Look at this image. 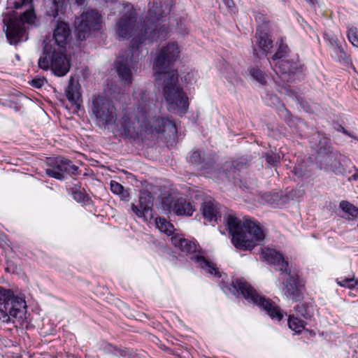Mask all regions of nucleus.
<instances>
[{
	"label": "nucleus",
	"instance_id": "nucleus-49",
	"mask_svg": "<svg viewBox=\"0 0 358 358\" xmlns=\"http://www.w3.org/2000/svg\"><path fill=\"white\" fill-rule=\"evenodd\" d=\"M331 166H334L333 171L336 173H341L344 170L340 161L339 160L337 161L336 159L334 160Z\"/></svg>",
	"mask_w": 358,
	"mask_h": 358
},
{
	"label": "nucleus",
	"instance_id": "nucleus-47",
	"mask_svg": "<svg viewBox=\"0 0 358 358\" xmlns=\"http://www.w3.org/2000/svg\"><path fill=\"white\" fill-rule=\"evenodd\" d=\"M46 79L45 78H34L30 81V85L35 88L40 89L41 88Z\"/></svg>",
	"mask_w": 358,
	"mask_h": 358
},
{
	"label": "nucleus",
	"instance_id": "nucleus-11",
	"mask_svg": "<svg viewBox=\"0 0 358 358\" xmlns=\"http://www.w3.org/2000/svg\"><path fill=\"white\" fill-rule=\"evenodd\" d=\"M252 54L256 58L266 57L273 47L271 34L260 26L256 27L255 36L252 40Z\"/></svg>",
	"mask_w": 358,
	"mask_h": 358
},
{
	"label": "nucleus",
	"instance_id": "nucleus-2",
	"mask_svg": "<svg viewBox=\"0 0 358 358\" xmlns=\"http://www.w3.org/2000/svg\"><path fill=\"white\" fill-rule=\"evenodd\" d=\"M176 42H169L162 47L153 62V70L157 75H166L164 80L163 92L171 109L185 114L189 108V99L182 88L177 85L178 74L176 70L170 71L179 57Z\"/></svg>",
	"mask_w": 358,
	"mask_h": 358
},
{
	"label": "nucleus",
	"instance_id": "nucleus-24",
	"mask_svg": "<svg viewBox=\"0 0 358 358\" xmlns=\"http://www.w3.org/2000/svg\"><path fill=\"white\" fill-rule=\"evenodd\" d=\"M264 201H287L289 197L287 194H283L281 190L273 189L271 192L264 193L262 196Z\"/></svg>",
	"mask_w": 358,
	"mask_h": 358
},
{
	"label": "nucleus",
	"instance_id": "nucleus-20",
	"mask_svg": "<svg viewBox=\"0 0 358 358\" xmlns=\"http://www.w3.org/2000/svg\"><path fill=\"white\" fill-rule=\"evenodd\" d=\"M65 94L67 100L71 104L74 105L76 109L79 110L83 103L80 85L78 83H75L73 78H71L69 80Z\"/></svg>",
	"mask_w": 358,
	"mask_h": 358
},
{
	"label": "nucleus",
	"instance_id": "nucleus-3",
	"mask_svg": "<svg viewBox=\"0 0 358 358\" xmlns=\"http://www.w3.org/2000/svg\"><path fill=\"white\" fill-rule=\"evenodd\" d=\"M70 36L69 24L58 20L53 31L52 38H47L43 41V54L38 61L40 69H50L57 76H64L69 72L71 65L66 55V45Z\"/></svg>",
	"mask_w": 358,
	"mask_h": 358
},
{
	"label": "nucleus",
	"instance_id": "nucleus-54",
	"mask_svg": "<svg viewBox=\"0 0 358 358\" xmlns=\"http://www.w3.org/2000/svg\"><path fill=\"white\" fill-rule=\"evenodd\" d=\"M115 355L117 356L120 355V356H122V357H126L127 352L124 350H118L116 351Z\"/></svg>",
	"mask_w": 358,
	"mask_h": 358
},
{
	"label": "nucleus",
	"instance_id": "nucleus-16",
	"mask_svg": "<svg viewBox=\"0 0 358 358\" xmlns=\"http://www.w3.org/2000/svg\"><path fill=\"white\" fill-rule=\"evenodd\" d=\"M284 287L282 292L287 299L293 301H299L301 298V289L298 285V277L296 274L287 271L281 275Z\"/></svg>",
	"mask_w": 358,
	"mask_h": 358
},
{
	"label": "nucleus",
	"instance_id": "nucleus-15",
	"mask_svg": "<svg viewBox=\"0 0 358 358\" xmlns=\"http://www.w3.org/2000/svg\"><path fill=\"white\" fill-rule=\"evenodd\" d=\"M273 70L278 74L292 76L297 73H302L305 70V66L297 57L292 59H280L274 64Z\"/></svg>",
	"mask_w": 358,
	"mask_h": 358
},
{
	"label": "nucleus",
	"instance_id": "nucleus-41",
	"mask_svg": "<svg viewBox=\"0 0 358 358\" xmlns=\"http://www.w3.org/2000/svg\"><path fill=\"white\" fill-rule=\"evenodd\" d=\"M331 143L329 138L323 137L319 142L318 153L319 154H328L331 148Z\"/></svg>",
	"mask_w": 358,
	"mask_h": 358
},
{
	"label": "nucleus",
	"instance_id": "nucleus-28",
	"mask_svg": "<svg viewBox=\"0 0 358 358\" xmlns=\"http://www.w3.org/2000/svg\"><path fill=\"white\" fill-rule=\"evenodd\" d=\"M248 73L253 80H256L262 85H266L267 75L259 66H255L249 67Z\"/></svg>",
	"mask_w": 358,
	"mask_h": 358
},
{
	"label": "nucleus",
	"instance_id": "nucleus-30",
	"mask_svg": "<svg viewBox=\"0 0 358 358\" xmlns=\"http://www.w3.org/2000/svg\"><path fill=\"white\" fill-rule=\"evenodd\" d=\"M287 323L289 327L296 333H301L306 324L303 319L294 315L289 316Z\"/></svg>",
	"mask_w": 358,
	"mask_h": 358
},
{
	"label": "nucleus",
	"instance_id": "nucleus-1",
	"mask_svg": "<svg viewBox=\"0 0 358 358\" xmlns=\"http://www.w3.org/2000/svg\"><path fill=\"white\" fill-rule=\"evenodd\" d=\"M139 103L131 120L129 114H124L119 123V131L122 136L136 141L145 135L159 136L165 132L176 134L177 128L170 117L155 115V105L150 99L149 92L145 90L139 92Z\"/></svg>",
	"mask_w": 358,
	"mask_h": 358
},
{
	"label": "nucleus",
	"instance_id": "nucleus-42",
	"mask_svg": "<svg viewBox=\"0 0 358 358\" xmlns=\"http://www.w3.org/2000/svg\"><path fill=\"white\" fill-rule=\"evenodd\" d=\"M324 39L328 43V44L334 50V48L341 46V44L337 37L324 34Z\"/></svg>",
	"mask_w": 358,
	"mask_h": 358
},
{
	"label": "nucleus",
	"instance_id": "nucleus-4",
	"mask_svg": "<svg viewBox=\"0 0 358 358\" xmlns=\"http://www.w3.org/2000/svg\"><path fill=\"white\" fill-rule=\"evenodd\" d=\"M148 5L144 31L138 33L130 42V57H139L140 48L146 40L149 43H152L159 40H165L169 36V27L164 23L162 18L171 12V0H152Z\"/></svg>",
	"mask_w": 358,
	"mask_h": 358
},
{
	"label": "nucleus",
	"instance_id": "nucleus-10",
	"mask_svg": "<svg viewBox=\"0 0 358 358\" xmlns=\"http://www.w3.org/2000/svg\"><path fill=\"white\" fill-rule=\"evenodd\" d=\"M48 165L49 168L45 169V174L59 180L64 179V173L72 176H77L80 173L78 166L64 157L50 159Z\"/></svg>",
	"mask_w": 358,
	"mask_h": 358
},
{
	"label": "nucleus",
	"instance_id": "nucleus-27",
	"mask_svg": "<svg viewBox=\"0 0 358 358\" xmlns=\"http://www.w3.org/2000/svg\"><path fill=\"white\" fill-rule=\"evenodd\" d=\"M71 194L76 201H89L90 199L85 188L80 185H74L70 188Z\"/></svg>",
	"mask_w": 358,
	"mask_h": 358
},
{
	"label": "nucleus",
	"instance_id": "nucleus-6",
	"mask_svg": "<svg viewBox=\"0 0 358 358\" xmlns=\"http://www.w3.org/2000/svg\"><path fill=\"white\" fill-rule=\"evenodd\" d=\"M227 289L237 297L242 296L248 302L265 310L272 320L279 322L283 318L284 314L280 308L271 299L259 294L244 278L233 279L231 287L227 286Z\"/></svg>",
	"mask_w": 358,
	"mask_h": 358
},
{
	"label": "nucleus",
	"instance_id": "nucleus-34",
	"mask_svg": "<svg viewBox=\"0 0 358 358\" xmlns=\"http://www.w3.org/2000/svg\"><path fill=\"white\" fill-rule=\"evenodd\" d=\"M340 208L348 215V218H358V208L352 203H340Z\"/></svg>",
	"mask_w": 358,
	"mask_h": 358
},
{
	"label": "nucleus",
	"instance_id": "nucleus-33",
	"mask_svg": "<svg viewBox=\"0 0 358 358\" xmlns=\"http://www.w3.org/2000/svg\"><path fill=\"white\" fill-rule=\"evenodd\" d=\"M296 312V316L299 317H303V319L310 318L313 315L310 307L306 303H299L294 307Z\"/></svg>",
	"mask_w": 358,
	"mask_h": 358
},
{
	"label": "nucleus",
	"instance_id": "nucleus-53",
	"mask_svg": "<svg viewBox=\"0 0 358 358\" xmlns=\"http://www.w3.org/2000/svg\"><path fill=\"white\" fill-rule=\"evenodd\" d=\"M280 112L281 115H284V119L285 121L289 120L290 114L289 112L285 108L283 107V108L280 110Z\"/></svg>",
	"mask_w": 358,
	"mask_h": 358
},
{
	"label": "nucleus",
	"instance_id": "nucleus-7",
	"mask_svg": "<svg viewBox=\"0 0 358 358\" xmlns=\"http://www.w3.org/2000/svg\"><path fill=\"white\" fill-rule=\"evenodd\" d=\"M26 308L24 298L15 295L10 289L0 287V320L2 322L8 323L11 318L22 320Z\"/></svg>",
	"mask_w": 358,
	"mask_h": 358
},
{
	"label": "nucleus",
	"instance_id": "nucleus-29",
	"mask_svg": "<svg viewBox=\"0 0 358 358\" xmlns=\"http://www.w3.org/2000/svg\"><path fill=\"white\" fill-rule=\"evenodd\" d=\"M334 52L337 57L338 61L340 63L345 65L346 66L353 67L352 60L350 55L344 50L342 45L334 48Z\"/></svg>",
	"mask_w": 358,
	"mask_h": 358
},
{
	"label": "nucleus",
	"instance_id": "nucleus-19",
	"mask_svg": "<svg viewBox=\"0 0 358 358\" xmlns=\"http://www.w3.org/2000/svg\"><path fill=\"white\" fill-rule=\"evenodd\" d=\"M248 160L244 157H240L231 162H225L222 165V169L229 179L235 180L238 172L248 167Z\"/></svg>",
	"mask_w": 358,
	"mask_h": 358
},
{
	"label": "nucleus",
	"instance_id": "nucleus-55",
	"mask_svg": "<svg viewBox=\"0 0 358 358\" xmlns=\"http://www.w3.org/2000/svg\"><path fill=\"white\" fill-rule=\"evenodd\" d=\"M311 6H315L317 3V0H305Z\"/></svg>",
	"mask_w": 358,
	"mask_h": 358
},
{
	"label": "nucleus",
	"instance_id": "nucleus-5",
	"mask_svg": "<svg viewBox=\"0 0 358 358\" xmlns=\"http://www.w3.org/2000/svg\"><path fill=\"white\" fill-rule=\"evenodd\" d=\"M227 228L232 236V243L237 249L246 251L252 250L256 242H263L265 231L260 224L249 217L242 220L234 215H229L226 218Z\"/></svg>",
	"mask_w": 358,
	"mask_h": 358
},
{
	"label": "nucleus",
	"instance_id": "nucleus-46",
	"mask_svg": "<svg viewBox=\"0 0 358 358\" xmlns=\"http://www.w3.org/2000/svg\"><path fill=\"white\" fill-rule=\"evenodd\" d=\"M338 284L342 287H347L349 288H354L358 284V280L353 278H345L342 281L339 282Z\"/></svg>",
	"mask_w": 358,
	"mask_h": 358
},
{
	"label": "nucleus",
	"instance_id": "nucleus-35",
	"mask_svg": "<svg viewBox=\"0 0 358 358\" xmlns=\"http://www.w3.org/2000/svg\"><path fill=\"white\" fill-rule=\"evenodd\" d=\"M25 10L20 15L19 20H22L23 23H32L36 18V14L34 10L33 4L24 8Z\"/></svg>",
	"mask_w": 358,
	"mask_h": 358
},
{
	"label": "nucleus",
	"instance_id": "nucleus-39",
	"mask_svg": "<svg viewBox=\"0 0 358 358\" xmlns=\"http://www.w3.org/2000/svg\"><path fill=\"white\" fill-rule=\"evenodd\" d=\"M347 38L353 46L358 48V29L356 27H348Z\"/></svg>",
	"mask_w": 358,
	"mask_h": 358
},
{
	"label": "nucleus",
	"instance_id": "nucleus-56",
	"mask_svg": "<svg viewBox=\"0 0 358 358\" xmlns=\"http://www.w3.org/2000/svg\"><path fill=\"white\" fill-rule=\"evenodd\" d=\"M85 1V0H76V2L78 5H83Z\"/></svg>",
	"mask_w": 358,
	"mask_h": 358
},
{
	"label": "nucleus",
	"instance_id": "nucleus-12",
	"mask_svg": "<svg viewBox=\"0 0 358 358\" xmlns=\"http://www.w3.org/2000/svg\"><path fill=\"white\" fill-rule=\"evenodd\" d=\"M180 250L181 252L187 255H192L190 257L191 259L206 273L217 278L221 276L220 273L215 264L209 262L203 256L199 254H194L197 250L196 245L194 242L187 239V245H184V243H182V246H181Z\"/></svg>",
	"mask_w": 358,
	"mask_h": 358
},
{
	"label": "nucleus",
	"instance_id": "nucleus-14",
	"mask_svg": "<svg viewBox=\"0 0 358 358\" xmlns=\"http://www.w3.org/2000/svg\"><path fill=\"white\" fill-rule=\"evenodd\" d=\"M137 22V13L134 9L124 13L117 22V33L121 38H130Z\"/></svg>",
	"mask_w": 358,
	"mask_h": 358
},
{
	"label": "nucleus",
	"instance_id": "nucleus-36",
	"mask_svg": "<svg viewBox=\"0 0 358 358\" xmlns=\"http://www.w3.org/2000/svg\"><path fill=\"white\" fill-rule=\"evenodd\" d=\"M8 7L11 9H22L33 4V0H8Z\"/></svg>",
	"mask_w": 358,
	"mask_h": 358
},
{
	"label": "nucleus",
	"instance_id": "nucleus-8",
	"mask_svg": "<svg viewBox=\"0 0 358 358\" xmlns=\"http://www.w3.org/2000/svg\"><path fill=\"white\" fill-rule=\"evenodd\" d=\"M102 17L97 11L91 9L84 11L75 20L76 38L83 41L101 27Z\"/></svg>",
	"mask_w": 358,
	"mask_h": 358
},
{
	"label": "nucleus",
	"instance_id": "nucleus-9",
	"mask_svg": "<svg viewBox=\"0 0 358 358\" xmlns=\"http://www.w3.org/2000/svg\"><path fill=\"white\" fill-rule=\"evenodd\" d=\"M92 112L96 120L103 126L115 122L116 108L113 101L103 95H93L92 97Z\"/></svg>",
	"mask_w": 358,
	"mask_h": 358
},
{
	"label": "nucleus",
	"instance_id": "nucleus-37",
	"mask_svg": "<svg viewBox=\"0 0 358 358\" xmlns=\"http://www.w3.org/2000/svg\"><path fill=\"white\" fill-rule=\"evenodd\" d=\"M189 162L194 165L201 166V169H206V166L204 164V158L201 156L199 150L193 151L189 157Z\"/></svg>",
	"mask_w": 358,
	"mask_h": 358
},
{
	"label": "nucleus",
	"instance_id": "nucleus-18",
	"mask_svg": "<svg viewBox=\"0 0 358 358\" xmlns=\"http://www.w3.org/2000/svg\"><path fill=\"white\" fill-rule=\"evenodd\" d=\"M263 258L269 264L275 266V269L280 271V275H283L287 271L288 263L282 255L273 249L267 248L262 252Z\"/></svg>",
	"mask_w": 358,
	"mask_h": 358
},
{
	"label": "nucleus",
	"instance_id": "nucleus-43",
	"mask_svg": "<svg viewBox=\"0 0 358 358\" xmlns=\"http://www.w3.org/2000/svg\"><path fill=\"white\" fill-rule=\"evenodd\" d=\"M154 195L148 189H143L140 192L138 201H154Z\"/></svg>",
	"mask_w": 358,
	"mask_h": 358
},
{
	"label": "nucleus",
	"instance_id": "nucleus-40",
	"mask_svg": "<svg viewBox=\"0 0 358 358\" xmlns=\"http://www.w3.org/2000/svg\"><path fill=\"white\" fill-rule=\"evenodd\" d=\"M110 190L113 194L121 196L122 198L128 195V193L124 190L123 186L115 180L110 181Z\"/></svg>",
	"mask_w": 358,
	"mask_h": 358
},
{
	"label": "nucleus",
	"instance_id": "nucleus-50",
	"mask_svg": "<svg viewBox=\"0 0 358 358\" xmlns=\"http://www.w3.org/2000/svg\"><path fill=\"white\" fill-rule=\"evenodd\" d=\"M162 196V201L163 202L165 201H181L182 198L177 199L176 200L174 199V198L172 196L171 194L168 193L167 195H161Z\"/></svg>",
	"mask_w": 358,
	"mask_h": 358
},
{
	"label": "nucleus",
	"instance_id": "nucleus-59",
	"mask_svg": "<svg viewBox=\"0 0 358 358\" xmlns=\"http://www.w3.org/2000/svg\"><path fill=\"white\" fill-rule=\"evenodd\" d=\"M357 227H358V223H357Z\"/></svg>",
	"mask_w": 358,
	"mask_h": 358
},
{
	"label": "nucleus",
	"instance_id": "nucleus-52",
	"mask_svg": "<svg viewBox=\"0 0 358 358\" xmlns=\"http://www.w3.org/2000/svg\"><path fill=\"white\" fill-rule=\"evenodd\" d=\"M336 130L339 132L343 133V134L348 136L350 137H353L352 135L342 125H338V127L336 128Z\"/></svg>",
	"mask_w": 358,
	"mask_h": 358
},
{
	"label": "nucleus",
	"instance_id": "nucleus-51",
	"mask_svg": "<svg viewBox=\"0 0 358 358\" xmlns=\"http://www.w3.org/2000/svg\"><path fill=\"white\" fill-rule=\"evenodd\" d=\"M203 193H201V192H197V193L195 194V196H194V199H195L196 200H198V201L201 199V201H208V202L212 201V199H211L210 197V198H206V199H204V198H203Z\"/></svg>",
	"mask_w": 358,
	"mask_h": 358
},
{
	"label": "nucleus",
	"instance_id": "nucleus-58",
	"mask_svg": "<svg viewBox=\"0 0 358 358\" xmlns=\"http://www.w3.org/2000/svg\"><path fill=\"white\" fill-rule=\"evenodd\" d=\"M90 203H90V202L84 203V204H85L84 206H86L87 205H89V204H90Z\"/></svg>",
	"mask_w": 358,
	"mask_h": 358
},
{
	"label": "nucleus",
	"instance_id": "nucleus-48",
	"mask_svg": "<svg viewBox=\"0 0 358 358\" xmlns=\"http://www.w3.org/2000/svg\"><path fill=\"white\" fill-rule=\"evenodd\" d=\"M230 13H234L236 9L234 0H222Z\"/></svg>",
	"mask_w": 358,
	"mask_h": 358
},
{
	"label": "nucleus",
	"instance_id": "nucleus-60",
	"mask_svg": "<svg viewBox=\"0 0 358 358\" xmlns=\"http://www.w3.org/2000/svg\"><path fill=\"white\" fill-rule=\"evenodd\" d=\"M357 286H358V284L357 285Z\"/></svg>",
	"mask_w": 358,
	"mask_h": 358
},
{
	"label": "nucleus",
	"instance_id": "nucleus-31",
	"mask_svg": "<svg viewBox=\"0 0 358 358\" xmlns=\"http://www.w3.org/2000/svg\"><path fill=\"white\" fill-rule=\"evenodd\" d=\"M255 20L257 24V27L260 26L262 29H266L271 24L270 17L265 10H259L253 13Z\"/></svg>",
	"mask_w": 358,
	"mask_h": 358
},
{
	"label": "nucleus",
	"instance_id": "nucleus-26",
	"mask_svg": "<svg viewBox=\"0 0 358 358\" xmlns=\"http://www.w3.org/2000/svg\"><path fill=\"white\" fill-rule=\"evenodd\" d=\"M278 48L276 52L271 57V59L275 61H279L280 59H283V58L286 57L289 52V48L288 45L284 42L282 38H280L277 41Z\"/></svg>",
	"mask_w": 358,
	"mask_h": 358
},
{
	"label": "nucleus",
	"instance_id": "nucleus-23",
	"mask_svg": "<svg viewBox=\"0 0 358 358\" xmlns=\"http://www.w3.org/2000/svg\"><path fill=\"white\" fill-rule=\"evenodd\" d=\"M201 210L203 217L209 222H217V220L221 218L217 203H203Z\"/></svg>",
	"mask_w": 358,
	"mask_h": 358
},
{
	"label": "nucleus",
	"instance_id": "nucleus-13",
	"mask_svg": "<svg viewBox=\"0 0 358 358\" xmlns=\"http://www.w3.org/2000/svg\"><path fill=\"white\" fill-rule=\"evenodd\" d=\"M6 36L10 45H17L27 39L26 27L17 18H10L6 24Z\"/></svg>",
	"mask_w": 358,
	"mask_h": 358
},
{
	"label": "nucleus",
	"instance_id": "nucleus-38",
	"mask_svg": "<svg viewBox=\"0 0 358 358\" xmlns=\"http://www.w3.org/2000/svg\"><path fill=\"white\" fill-rule=\"evenodd\" d=\"M266 162L272 167H275L280 162L281 157L279 153L267 152L264 154Z\"/></svg>",
	"mask_w": 358,
	"mask_h": 358
},
{
	"label": "nucleus",
	"instance_id": "nucleus-32",
	"mask_svg": "<svg viewBox=\"0 0 358 358\" xmlns=\"http://www.w3.org/2000/svg\"><path fill=\"white\" fill-rule=\"evenodd\" d=\"M156 227L159 230L167 235H171L173 230V225L164 217H157L155 220Z\"/></svg>",
	"mask_w": 358,
	"mask_h": 358
},
{
	"label": "nucleus",
	"instance_id": "nucleus-25",
	"mask_svg": "<svg viewBox=\"0 0 358 358\" xmlns=\"http://www.w3.org/2000/svg\"><path fill=\"white\" fill-rule=\"evenodd\" d=\"M173 210L177 215L191 216L195 208L192 203H173Z\"/></svg>",
	"mask_w": 358,
	"mask_h": 358
},
{
	"label": "nucleus",
	"instance_id": "nucleus-44",
	"mask_svg": "<svg viewBox=\"0 0 358 358\" xmlns=\"http://www.w3.org/2000/svg\"><path fill=\"white\" fill-rule=\"evenodd\" d=\"M306 170V166L303 164H298L294 166L292 173L298 178H301L305 175Z\"/></svg>",
	"mask_w": 358,
	"mask_h": 358
},
{
	"label": "nucleus",
	"instance_id": "nucleus-45",
	"mask_svg": "<svg viewBox=\"0 0 358 358\" xmlns=\"http://www.w3.org/2000/svg\"><path fill=\"white\" fill-rule=\"evenodd\" d=\"M171 243L175 247L180 249L181 246H182V243H184V245H187V239L180 236L175 235L171 237Z\"/></svg>",
	"mask_w": 358,
	"mask_h": 358
},
{
	"label": "nucleus",
	"instance_id": "nucleus-17",
	"mask_svg": "<svg viewBox=\"0 0 358 358\" xmlns=\"http://www.w3.org/2000/svg\"><path fill=\"white\" fill-rule=\"evenodd\" d=\"M138 57H126L121 56L115 62L116 72L119 77L127 84L132 82V72L131 69L138 62Z\"/></svg>",
	"mask_w": 358,
	"mask_h": 358
},
{
	"label": "nucleus",
	"instance_id": "nucleus-22",
	"mask_svg": "<svg viewBox=\"0 0 358 358\" xmlns=\"http://www.w3.org/2000/svg\"><path fill=\"white\" fill-rule=\"evenodd\" d=\"M69 4L70 0H52L51 5L46 9L45 15L53 18L64 15Z\"/></svg>",
	"mask_w": 358,
	"mask_h": 358
},
{
	"label": "nucleus",
	"instance_id": "nucleus-57",
	"mask_svg": "<svg viewBox=\"0 0 358 358\" xmlns=\"http://www.w3.org/2000/svg\"><path fill=\"white\" fill-rule=\"evenodd\" d=\"M163 204H170V207L171 206V204H172L173 203H165V202H163L162 203Z\"/></svg>",
	"mask_w": 358,
	"mask_h": 358
},
{
	"label": "nucleus",
	"instance_id": "nucleus-21",
	"mask_svg": "<svg viewBox=\"0 0 358 358\" xmlns=\"http://www.w3.org/2000/svg\"><path fill=\"white\" fill-rule=\"evenodd\" d=\"M152 204L153 203H138L136 205L134 203H132L131 208L136 216L148 222L154 217Z\"/></svg>",
	"mask_w": 358,
	"mask_h": 358
}]
</instances>
